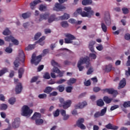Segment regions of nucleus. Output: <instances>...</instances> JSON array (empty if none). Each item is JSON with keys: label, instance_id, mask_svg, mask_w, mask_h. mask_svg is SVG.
Listing matches in <instances>:
<instances>
[{"label": "nucleus", "instance_id": "nucleus-1", "mask_svg": "<svg viewBox=\"0 0 130 130\" xmlns=\"http://www.w3.org/2000/svg\"><path fill=\"white\" fill-rule=\"evenodd\" d=\"M20 61H22V62L25 61V54L22 50H19L18 56L16 57V60L14 62V65L15 67L14 68L15 71H18L17 68L19 67Z\"/></svg>", "mask_w": 130, "mask_h": 130}, {"label": "nucleus", "instance_id": "nucleus-2", "mask_svg": "<svg viewBox=\"0 0 130 130\" xmlns=\"http://www.w3.org/2000/svg\"><path fill=\"white\" fill-rule=\"evenodd\" d=\"M85 63L86 64V68L88 69L90 67V59L88 57L81 58L77 64V68L79 69L80 72H82L84 70V66L82 64Z\"/></svg>", "mask_w": 130, "mask_h": 130}, {"label": "nucleus", "instance_id": "nucleus-3", "mask_svg": "<svg viewBox=\"0 0 130 130\" xmlns=\"http://www.w3.org/2000/svg\"><path fill=\"white\" fill-rule=\"evenodd\" d=\"M83 10L85 11H83L82 17L91 18L94 15V11L92 10L91 7H85Z\"/></svg>", "mask_w": 130, "mask_h": 130}, {"label": "nucleus", "instance_id": "nucleus-4", "mask_svg": "<svg viewBox=\"0 0 130 130\" xmlns=\"http://www.w3.org/2000/svg\"><path fill=\"white\" fill-rule=\"evenodd\" d=\"M32 113H33V110H30L28 106H24L22 107L21 113L22 116H28V115H31Z\"/></svg>", "mask_w": 130, "mask_h": 130}, {"label": "nucleus", "instance_id": "nucleus-5", "mask_svg": "<svg viewBox=\"0 0 130 130\" xmlns=\"http://www.w3.org/2000/svg\"><path fill=\"white\" fill-rule=\"evenodd\" d=\"M42 58V55H40L36 56V54L34 53L31 56V63H34L35 66H37L41 61Z\"/></svg>", "mask_w": 130, "mask_h": 130}, {"label": "nucleus", "instance_id": "nucleus-6", "mask_svg": "<svg viewBox=\"0 0 130 130\" xmlns=\"http://www.w3.org/2000/svg\"><path fill=\"white\" fill-rule=\"evenodd\" d=\"M64 36L67 38L64 39V43L66 44H72L73 43V40H76L75 37L70 33L66 34Z\"/></svg>", "mask_w": 130, "mask_h": 130}, {"label": "nucleus", "instance_id": "nucleus-7", "mask_svg": "<svg viewBox=\"0 0 130 130\" xmlns=\"http://www.w3.org/2000/svg\"><path fill=\"white\" fill-rule=\"evenodd\" d=\"M103 94H105V93H108L111 95H113V97L115 98L117 95H118V91L117 90H114L113 88H106L102 89Z\"/></svg>", "mask_w": 130, "mask_h": 130}, {"label": "nucleus", "instance_id": "nucleus-8", "mask_svg": "<svg viewBox=\"0 0 130 130\" xmlns=\"http://www.w3.org/2000/svg\"><path fill=\"white\" fill-rule=\"evenodd\" d=\"M84 121H85L84 118H81L78 119L76 123L78 127H80L81 129H86V126L83 124Z\"/></svg>", "mask_w": 130, "mask_h": 130}, {"label": "nucleus", "instance_id": "nucleus-9", "mask_svg": "<svg viewBox=\"0 0 130 130\" xmlns=\"http://www.w3.org/2000/svg\"><path fill=\"white\" fill-rule=\"evenodd\" d=\"M54 11H56L57 12H59V11H61L62 10H66V7L62 6L61 4L56 3L55 4V6L53 8Z\"/></svg>", "mask_w": 130, "mask_h": 130}, {"label": "nucleus", "instance_id": "nucleus-10", "mask_svg": "<svg viewBox=\"0 0 130 130\" xmlns=\"http://www.w3.org/2000/svg\"><path fill=\"white\" fill-rule=\"evenodd\" d=\"M12 125L13 128H18L20 126V119L19 118H15L14 121L12 122Z\"/></svg>", "mask_w": 130, "mask_h": 130}, {"label": "nucleus", "instance_id": "nucleus-11", "mask_svg": "<svg viewBox=\"0 0 130 130\" xmlns=\"http://www.w3.org/2000/svg\"><path fill=\"white\" fill-rule=\"evenodd\" d=\"M87 102L84 101L82 103H79L77 105H76L75 106V107L76 109H82V108H84L85 106H87Z\"/></svg>", "mask_w": 130, "mask_h": 130}, {"label": "nucleus", "instance_id": "nucleus-12", "mask_svg": "<svg viewBox=\"0 0 130 130\" xmlns=\"http://www.w3.org/2000/svg\"><path fill=\"white\" fill-rule=\"evenodd\" d=\"M126 85V81L124 78H123V80H121L119 83V85L118 86V89L120 90V89H122V88H124Z\"/></svg>", "mask_w": 130, "mask_h": 130}, {"label": "nucleus", "instance_id": "nucleus-13", "mask_svg": "<svg viewBox=\"0 0 130 130\" xmlns=\"http://www.w3.org/2000/svg\"><path fill=\"white\" fill-rule=\"evenodd\" d=\"M23 89V86H22V84L18 83L17 85H16L15 88V92L16 94H20L21 92H22V90Z\"/></svg>", "mask_w": 130, "mask_h": 130}, {"label": "nucleus", "instance_id": "nucleus-14", "mask_svg": "<svg viewBox=\"0 0 130 130\" xmlns=\"http://www.w3.org/2000/svg\"><path fill=\"white\" fill-rule=\"evenodd\" d=\"M71 105H72V101L68 100L63 103L62 105V108H63V109H68L69 107H71Z\"/></svg>", "mask_w": 130, "mask_h": 130}, {"label": "nucleus", "instance_id": "nucleus-15", "mask_svg": "<svg viewBox=\"0 0 130 130\" xmlns=\"http://www.w3.org/2000/svg\"><path fill=\"white\" fill-rule=\"evenodd\" d=\"M105 127L108 129H113V130L118 129V126H115L111 123H109L106 125Z\"/></svg>", "mask_w": 130, "mask_h": 130}, {"label": "nucleus", "instance_id": "nucleus-16", "mask_svg": "<svg viewBox=\"0 0 130 130\" xmlns=\"http://www.w3.org/2000/svg\"><path fill=\"white\" fill-rule=\"evenodd\" d=\"M95 43H96V42L94 41H91L89 42L88 48L91 52H95L94 50V45H95Z\"/></svg>", "mask_w": 130, "mask_h": 130}, {"label": "nucleus", "instance_id": "nucleus-17", "mask_svg": "<svg viewBox=\"0 0 130 130\" xmlns=\"http://www.w3.org/2000/svg\"><path fill=\"white\" fill-rule=\"evenodd\" d=\"M39 3H41V1H40V0H36L30 3V7L31 10H33L34 8H35V6H36V5H37L38 4H39Z\"/></svg>", "mask_w": 130, "mask_h": 130}, {"label": "nucleus", "instance_id": "nucleus-18", "mask_svg": "<svg viewBox=\"0 0 130 130\" xmlns=\"http://www.w3.org/2000/svg\"><path fill=\"white\" fill-rule=\"evenodd\" d=\"M31 12H27L26 13H22L21 14V16L23 18V19H24V20H25L26 19H28L29 17H31Z\"/></svg>", "mask_w": 130, "mask_h": 130}, {"label": "nucleus", "instance_id": "nucleus-19", "mask_svg": "<svg viewBox=\"0 0 130 130\" xmlns=\"http://www.w3.org/2000/svg\"><path fill=\"white\" fill-rule=\"evenodd\" d=\"M49 16V15L48 14H40L39 19V22H41L43 20H46Z\"/></svg>", "mask_w": 130, "mask_h": 130}, {"label": "nucleus", "instance_id": "nucleus-20", "mask_svg": "<svg viewBox=\"0 0 130 130\" xmlns=\"http://www.w3.org/2000/svg\"><path fill=\"white\" fill-rule=\"evenodd\" d=\"M103 100L106 104H109V103H111L113 99L112 98H109L108 96H105L103 98Z\"/></svg>", "mask_w": 130, "mask_h": 130}, {"label": "nucleus", "instance_id": "nucleus-21", "mask_svg": "<svg viewBox=\"0 0 130 130\" xmlns=\"http://www.w3.org/2000/svg\"><path fill=\"white\" fill-rule=\"evenodd\" d=\"M77 82V79L76 78H70L67 82V85L69 86H71L73 84H75Z\"/></svg>", "mask_w": 130, "mask_h": 130}, {"label": "nucleus", "instance_id": "nucleus-22", "mask_svg": "<svg viewBox=\"0 0 130 130\" xmlns=\"http://www.w3.org/2000/svg\"><path fill=\"white\" fill-rule=\"evenodd\" d=\"M52 90H53V88L48 86L46 87L43 92L46 94H50V92L52 91Z\"/></svg>", "mask_w": 130, "mask_h": 130}, {"label": "nucleus", "instance_id": "nucleus-23", "mask_svg": "<svg viewBox=\"0 0 130 130\" xmlns=\"http://www.w3.org/2000/svg\"><path fill=\"white\" fill-rule=\"evenodd\" d=\"M41 118V114L36 112L31 117V119H32V120H34V119H37V118Z\"/></svg>", "mask_w": 130, "mask_h": 130}, {"label": "nucleus", "instance_id": "nucleus-24", "mask_svg": "<svg viewBox=\"0 0 130 130\" xmlns=\"http://www.w3.org/2000/svg\"><path fill=\"white\" fill-rule=\"evenodd\" d=\"M24 72H25V70L23 68H21L18 70V77L19 79H21L22 77H23V75H24Z\"/></svg>", "mask_w": 130, "mask_h": 130}, {"label": "nucleus", "instance_id": "nucleus-25", "mask_svg": "<svg viewBox=\"0 0 130 130\" xmlns=\"http://www.w3.org/2000/svg\"><path fill=\"white\" fill-rule=\"evenodd\" d=\"M112 70V64H109L108 65L106 66V68L105 71L106 73H110L111 72Z\"/></svg>", "mask_w": 130, "mask_h": 130}, {"label": "nucleus", "instance_id": "nucleus-26", "mask_svg": "<svg viewBox=\"0 0 130 130\" xmlns=\"http://www.w3.org/2000/svg\"><path fill=\"white\" fill-rule=\"evenodd\" d=\"M92 0H82V4L83 6H89L92 5Z\"/></svg>", "mask_w": 130, "mask_h": 130}, {"label": "nucleus", "instance_id": "nucleus-27", "mask_svg": "<svg viewBox=\"0 0 130 130\" xmlns=\"http://www.w3.org/2000/svg\"><path fill=\"white\" fill-rule=\"evenodd\" d=\"M44 40H45V36H43L37 42H36V43H39L40 45L42 46L44 45V42H43Z\"/></svg>", "mask_w": 130, "mask_h": 130}, {"label": "nucleus", "instance_id": "nucleus-28", "mask_svg": "<svg viewBox=\"0 0 130 130\" xmlns=\"http://www.w3.org/2000/svg\"><path fill=\"white\" fill-rule=\"evenodd\" d=\"M101 26L103 32H104V33H106L107 32V26H106V24H105L104 22H102Z\"/></svg>", "mask_w": 130, "mask_h": 130}, {"label": "nucleus", "instance_id": "nucleus-29", "mask_svg": "<svg viewBox=\"0 0 130 130\" xmlns=\"http://www.w3.org/2000/svg\"><path fill=\"white\" fill-rule=\"evenodd\" d=\"M70 18V15L64 13L63 15L59 17L60 20H68Z\"/></svg>", "mask_w": 130, "mask_h": 130}, {"label": "nucleus", "instance_id": "nucleus-30", "mask_svg": "<svg viewBox=\"0 0 130 130\" xmlns=\"http://www.w3.org/2000/svg\"><path fill=\"white\" fill-rule=\"evenodd\" d=\"M96 104L98 106H99L100 107H102L104 106V102H103V100H102V99H100L96 101Z\"/></svg>", "mask_w": 130, "mask_h": 130}, {"label": "nucleus", "instance_id": "nucleus-31", "mask_svg": "<svg viewBox=\"0 0 130 130\" xmlns=\"http://www.w3.org/2000/svg\"><path fill=\"white\" fill-rule=\"evenodd\" d=\"M57 19L55 18V15L52 14L50 16V17L48 18V22L49 23H52L53 21H55Z\"/></svg>", "mask_w": 130, "mask_h": 130}, {"label": "nucleus", "instance_id": "nucleus-32", "mask_svg": "<svg viewBox=\"0 0 130 130\" xmlns=\"http://www.w3.org/2000/svg\"><path fill=\"white\" fill-rule=\"evenodd\" d=\"M60 25L63 28H68L69 27V23L67 21H62L60 22Z\"/></svg>", "mask_w": 130, "mask_h": 130}, {"label": "nucleus", "instance_id": "nucleus-33", "mask_svg": "<svg viewBox=\"0 0 130 130\" xmlns=\"http://www.w3.org/2000/svg\"><path fill=\"white\" fill-rule=\"evenodd\" d=\"M3 34V35H5V36H8V35L11 34V31L7 28L4 30Z\"/></svg>", "mask_w": 130, "mask_h": 130}, {"label": "nucleus", "instance_id": "nucleus-34", "mask_svg": "<svg viewBox=\"0 0 130 130\" xmlns=\"http://www.w3.org/2000/svg\"><path fill=\"white\" fill-rule=\"evenodd\" d=\"M1 110H7L8 109V105L6 104H2L0 106Z\"/></svg>", "mask_w": 130, "mask_h": 130}, {"label": "nucleus", "instance_id": "nucleus-35", "mask_svg": "<svg viewBox=\"0 0 130 130\" xmlns=\"http://www.w3.org/2000/svg\"><path fill=\"white\" fill-rule=\"evenodd\" d=\"M43 123V120L42 119H36V124L37 125H41Z\"/></svg>", "mask_w": 130, "mask_h": 130}, {"label": "nucleus", "instance_id": "nucleus-36", "mask_svg": "<svg viewBox=\"0 0 130 130\" xmlns=\"http://www.w3.org/2000/svg\"><path fill=\"white\" fill-rule=\"evenodd\" d=\"M56 90H58L59 92H63V91H64V86H62V85H59L56 87Z\"/></svg>", "mask_w": 130, "mask_h": 130}, {"label": "nucleus", "instance_id": "nucleus-37", "mask_svg": "<svg viewBox=\"0 0 130 130\" xmlns=\"http://www.w3.org/2000/svg\"><path fill=\"white\" fill-rule=\"evenodd\" d=\"M51 64L52 66V67H59V64L57 63V62L55 61L54 60H52L51 61Z\"/></svg>", "mask_w": 130, "mask_h": 130}, {"label": "nucleus", "instance_id": "nucleus-38", "mask_svg": "<svg viewBox=\"0 0 130 130\" xmlns=\"http://www.w3.org/2000/svg\"><path fill=\"white\" fill-rule=\"evenodd\" d=\"M14 37L12 36H7L5 38V41H7L8 42H10V41H12Z\"/></svg>", "mask_w": 130, "mask_h": 130}, {"label": "nucleus", "instance_id": "nucleus-39", "mask_svg": "<svg viewBox=\"0 0 130 130\" xmlns=\"http://www.w3.org/2000/svg\"><path fill=\"white\" fill-rule=\"evenodd\" d=\"M8 102L9 104L13 105V104H15V102H16V99L15 98H11L9 100Z\"/></svg>", "mask_w": 130, "mask_h": 130}, {"label": "nucleus", "instance_id": "nucleus-40", "mask_svg": "<svg viewBox=\"0 0 130 130\" xmlns=\"http://www.w3.org/2000/svg\"><path fill=\"white\" fill-rule=\"evenodd\" d=\"M123 107L124 108H128V107H130V101H127V102H124L123 104Z\"/></svg>", "mask_w": 130, "mask_h": 130}, {"label": "nucleus", "instance_id": "nucleus-41", "mask_svg": "<svg viewBox=\"0 0 130 130\" xmlns=\"http://www.w3.org/2000/svg\"><path fill=\"white\" fill-rule=\"evenodd\" d=\"M76 13L78 14V15H81V16L83 17V11L82 10V8L77 9L74 14H76Z\"/></svg>", "mask_w": 130, "mask_h": 130}, {"label": "nucleus", "instance_id": "nucleus-42", "mask_svg": "<svg viewBox=\"0 0 130 130\" xmlns=\"http://www.w3.org/2000/svg\"><path fill=\"white\" fill-rule=\"evenodd\" d=\"M8 72V69L4 68V69L0 71V77H2V76H3Z\"/></svg>", "mask_w": 130, "mask_h": 130}, {"label": "nucleus", "instance_id": "nucleus-43", "mask_svg": "<svg viewBox=\"0 0 130 130\" xmlns=\"http://www.w3.org/2000/svg\"><path fill=\"white\" fill-rule=\"evenodd\" d=\"M34 47H35V45H29L27 47L25 48V50H27L28 51L29 50H32V49H34Z\"/></svg>", "mask_w": 130, "mask_h": 130}, {"label": "nucleus", "instance_id": "nucleus-44", "mask_svg": "<svg viewBox=\"0 0 130 130\" xmlns=\"http://www.w3.org/2000/svg\"><path fill=\"white\" fill-rule=\"evenodd\" d=\"M38 97L40 99H46V97H47V95L45 93L40 94L38 95Z\"/></svg>", "mask_w": 130, "mask_h": 130}, {"label": "nucleus", "instance_id": "nucleus-45", "mask_svg": "<svg viewBox=\"0 0 130 130\" xmlns=\"http://www.w3.org/2000/svg\"><path fill=\"white\" fill-rule=\"evenodd\" d=\"M54 117H57L59 116V109H57L55 112H53Z\"/></svg>", "mask_w": 130, "mask_h": 130}, {"label": "nucleus", "instance_id": "nucleus-46", "mask_svg": "<svg viewBox=\"0 0 130 130\" xmlns=\"http://www.w3.org/2000/svg\"><path fill=\"white\" fill-rule=\"evenodd\" d=\"M106 111H107V108L105 107L103 109H102L101 111V115H102V116H103V115H105V113H106Z\"/></svg>", "mask_w": 130, "mask_h": 130}, {"label": "nucleus", "instance_id": "nucleus-47", "mask_svg": "<svg viewBox=\"0 0 130 130\" xmlns=\"http://www.w3.org/2000/svg\"><path fill=\"white\" fill-rule=\"evenodd\" d=\"M122 11L123 12V14L124 15H126L127 14H128L129 13V10H128V9L126 8H123L122 9Z\"/></svg>", "mask_w": 130, "mask_h": 130}, {"label": "nucleus", "instance_id": "nucleus-48", "mask_svg": "<svg viewBox=\"0 0 130 130\" xmlns=\"http://www.w3.org/2000/svg\"><path fill=\"white\" fill-rule=\"evenodd\" d=\"M43 78L44 79H46V80H49L50 79V75H49V73L48 72L45 73Z\"/></svg>", "mask_w": 130, "mask_h": 130}, {"label": "nucleus", "instance_id": "nucleus-49", "mask_svg": "<svg viewBox=\"0 0 130 130\" xmlns=\"http://www.w3.org/2000/svg\"><path fill=\"white\" fill-rule=\"evenodd\" d=\"M73 90V86H68L66 87V92L67 93H72Z\"/></svg>", "mask_w": 130, "mask_h": 130}, {"label": "nucleus", "instance_id": "nucleus-50", "mask_svg": "<svg viewBox=\"0 0 130 130\" xmlns=\"http://www.w3.org/2000/svg\"><path fill=\"white\" fill-rule=\"evenodd\" d=\"M89 57L91 59H96V57H97V56H96V54L94 53H90L89 54Z\"/></svg>", "mask_w": 130, "mask_h": 130}, {"label": "nucleus", "instance_id": "nucleus-51", "mask_svg": "<svg viewBox=\"0 0 130 130\" xmlns=\"http://www.w3.org/2000/svg\"><path fill=\"white\" fill-rule=\"evenodd\" d=\"M5 51L6 52H7V53H12V52H13V49L8 47L6 48Z\"/></svg>", "mask_w": 130, "mask_h": 130}, {"label": "nucleus", "instance_id": "nucleus-52", "mask_svg": "<svg viewBox=\"0 0 130 130\" xmlns=\"http://www.w3.org/2000/svg\"><path fill=\"white\" fill-rule=\"evenodd\" d=\"M41 32H37L35 36V40H38V39H39V38L41 36Z\"/></svg>", "mask_w": 130, "mask_h": 130}, {"label": "nucleus", "instance_id": "nucleus-53", "mask_svg": "<svg viewBox=\"0 0 130 130\" xmlns=\"http://www.w3.org/2000/svg\"><path fill=\"white\" fill-rule=\"evenodd\" d=\"M11 42L14 43V45H19V41L18 40L15 39V38H13Z\"/></svg>", "mask_w": 130, "mask_h": 130}, {"label": "nucleus", "instance_id": "nucleus-54", "mask_svg": "<svg viewBox=\"0 0 130 130\" xmlns=\"http://www.w3.org/2000/svg\"><path fill=\"white\" fill-rule=\"evenodd\" d=\"M69 23H71V24H73V25L75 24H77V20L75 19H74L73 18H71L69 20Z\"/></svg>", "mask_w": 130, "mask_h": 130}, {"label": "nucleus", "instance_id": "nucleus-55", "mask_svg": "<svg viewBox=\"0 0 130 130\" xmlns=\"http://www.w3.org/2000/svg\"><path fill=\"white\" fill-rule=\"evenodd\" d=\"M67 80L66 79H61L59 80H58L57 82H56V84H62L63 83H64Z\"/></svg>", "mask_w": 130, "mask_h": 130}, {"label": "nucleus", "instance_id": "nucleus-56", "mask_svg": "<svg viewBox=\"0 0 130 130\" xmlns=\"http://www.w3.org/2000/svg\"><path fill=\"white\" fill-rule=\"evenodd\" d=\"M94 116L95 118H98V117H100V116H102L101 115L100 112H96V113H95Z\"/></svg>", "mask_w": 130, "mask_h": 130}, {"label": "nucleus", "instance_id": "nucleus-57", "mask_svg": "<svg viewBox=\"0 0 130 130\" xmlns=\"http://www.w3.org/2000/svg\"><path fill=\"white\" fill-rule=\"evenodd\" d=\"M53 72L54 73H57V74H59V73H60V70L58 69V68L56 67H54L53 69Z\"/></svg>", "mask_w": 130, "mask_h": 130}, {"label": "nucleus", "instance_id": "nucleus-58", "mask_svg": "<svg viewBox=\"0 0 130 130\" xmlns=\"http://www.w3.org/2000/svg\"><path fill=\"white\" fill-rule=\"evenodd\" d=\"M101 89L99 87H95L93 88V92L95 93H97V92H99Z\"/></svg>", "mask_w": 130, "mask_h": 130}, {"label": "nucleus", "instance_id": "nucleus-59", "mask_svg": "<svg viewBox=\"0 0 130 130\" xmlns=\"http://www.w3.org/2000/svg\"><path fill=\"white\" fill-rule=\"evenodd\" d=\"M118 107H119V106L115 105L111 107L110 110L111 111H112L113 110H115V109H117V108H118Z\"/></svg>", "mask_w": 130, "mask_h": 130}, {"label": "nucleus", "instance_id": "nucleus-60", "mask_svg": "<svg viewBox=\"0 0 130 130\" xmlns=\"http://www.w3.org/2000/svg\"><path fill=\"white\" fill-rule=\"evenodd\" d=\"M39 10L40 11H45V10H46V7L44 6V5H40V7H39Z\"/></svg>", "mask_w": 130, "mask_h": 130}, {"label": "nucleus", "instance_id": "nucleus-61", "mask_svg": "<svg viewBox=\"0 0 130 130\" xmlns=\"http://www.w3.org/2000/svg\"><path fill=\"white\" fill-rule=\"evenodd\" d=\"M93 73V68L92 67H90V68L87 71L86 74L87 75H91Z\"/></svg>", "mask_w": 130, "mask_h": 130}, {"label": "nucleus", "instance_id": "nucleus-62", "mask_svg": "<svg viewBox=\"0 0 130 130\" xmlns=\"http://www.w3.org/2000/svg\"><path fill=\"white\" fill-rule=\"evenodd\" d=\"M124 38L126 40H130V34H126L124 36Z\"/></svg>", "mask_w": 130, "mask_h": 130}, {"label": "nucleus", "instance_id": "nucleus-63", "mask_svg": "<svg viewBox=\"0 0 130 130\" xmlns=\"http://www.w3.org/2000/svg\"><path fill=\"white\" fill-rule=\"evenodd\" d=\"M96 49L99 51H101L103 49V46L102 45H100L96 47Z\"/></svg>", "mask_w": 130, "mask_h": 130}, {"label": "nucleus", "instance_id": "nucleus-64", "mask_svg": "<svg viewBox=\"0 0 130 130\" xmlns=\"http://www.w3.org/2000/svg\"><path fill=\"white\" fill-rule=\"evenodd\" d=\"M125 75L126 77H129L130 76V68L128 67V71H125Z\"/></svg>", "mask_w": 130, "mask_h": 130}]
</instances>
